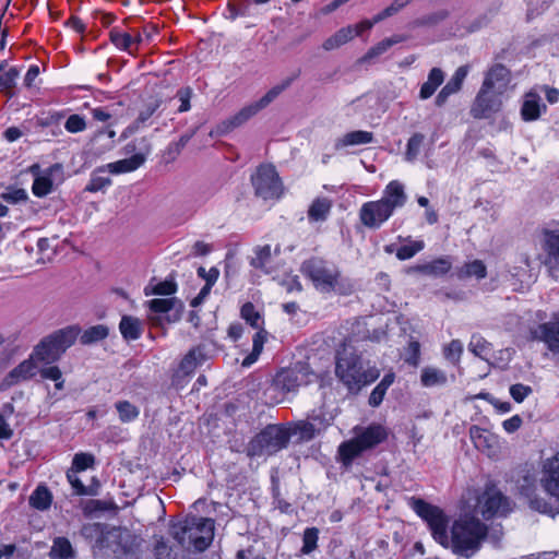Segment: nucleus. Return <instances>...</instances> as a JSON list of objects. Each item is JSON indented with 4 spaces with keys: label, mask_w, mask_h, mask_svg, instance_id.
Segmentation results:
<instances>
[{
    "label": "nucleus",
    "mask_w": 559,
    "mask_h": 559,
    "mask_svg": "<svg viewBox=\"0 0 559 559\" xmlns=\"http://www.w3.org/2000/svg\"><path fill=\"white\" fill-rule=\"evenodd\" d=\"M411 507L427 522L435 540L459 556L472 557L487 536V526L475 516H460L449 532V519L439 507L419 498H412Z\"/></svg>",
    "instance_id": "obj_1"
},
{
    "label": "nucleus",
    "mask_w": 559,
    "mask_h": 559,
    "mask_svg": "<svg viewBox=\"0 0 559 559\" xmlns=\"http://www.w3.org/2000/svg\"><path fill=\"white\" fill-rule=\"evenodd\" d=\"M540 485L548 496L547 499L535 495L537 480L533 475H524L519 480L518 488L527 498L533 510L554 518L559 514V451L545 463Z\"/></svg>",
    "instance_id": "obj_2"
},
{
    "label": "nucleus",
    "mask_w": 559,
    "mask_h": 559,
    "mask_svg": "<svg viewBox=\"0 0 559 559\" xmlns=\"http://www.w3.org/2000/svg\"><path fill=\"white\" fill-rule=\"evenodd\" d=\"M301 273L311 280L314 287L322 293L337 292L348 295L354 292V284L342 276L340 269L332 262L311 258L301 264Z\"/></svg>",
    "instance_id": "obj_3"
},
{
    "label": "nucleus",
    "mask_w": 559,
    "mask_h": 559,
    "mask_svg": "<svg viewBox=\"0 0 559 559\" xmlns=\"http://www.w3.org/2000/svg\"><path fill=\"white\" fill-rule=\"evenodd\" d=\"M335 373L349 391H359L379 377V371L369 367L350 346L338 352Z\"/></svg>",
    "instance_id": "obj_4"
},
{
    "label": "nucleus",
    "mask_w": 559,
    "mask_h": 559,
    "mask_svg": "<svg viewBox=\"0 0 559 559\" xmlns=\"http://www.w3.org/2000/svg\"><path fill=\"white\" fill-rule=\"evenodd\" d=\"M174 537L185 547L192 546L195 550L203 551L213 540L214 521L209 518H189L175 532Z\"/></svg>",
    "instance_id": "obj_5"
},
{
    "label": "nucleus",
    "mask_w": 559,
    "mask_h": 559,
    "mask_svg": "<svg viewBox=\"0 0 559 559\" xmlns=\"http://www.w3.org/2000/svg\"><path fill=\"white\" fill-rule=\"evenodd\" d=\"M140 538L128 528L110 527L100 532L96 546L99 549L110 551L115 557L121 559L133 557L140 546Z\"/></svg>",
    "instance_id": "obj_6"
},
{
    "label": "nucleus",
    "mask_w": 559,
    "mask_h": 559,
    "mask_svg": "<svg viewBox=\"0 0 559 559\" xmlns=\"http://www.w3.org/2000/svg\"><path fill=\"white\" fill-rule=\"evenodd\" d=\"M386 438V431L381 425H370L356 431L354 439L343 442L338 448L340 456L348 465L364 451L372 449Z\"/></svg>",
    "instance_id": "obj_7"
},
{
    "label": "nucleus",
    "mask_w": 559,
    "mask_h": 559,
    "mask_svg": "<svg viewBox=\"0 0 559 559\" xmlns=\"http://www.w3.org/2000/svg\"><path fill=\"white\" fill-rule=\"evenodd\" d=\"M289 441V433L286 429L270 425L258 433L247 447V455L269 456L286 448Z\"/></svg>",
    "instance_id": "obj_8"
},
{
    "label": "nucleus",
    "mask_w": 559,
    "mask_h": 559,
    "mask_svg": "<svg viewBox=\"0 0 559 559\" xmlns=\"http://www.w3.org/2000/svg\"><path fill=\"white\" fill-rule=\"evenodd\" d=\"M255 194L263 200H277L283 194V183L272 165L260 166L251 178Z\"/></svg>",
    "instance_id": "obj_9"
},
{
    "label": "nucleus",
    "mask_w": 559,
    "mask_h": 559,
    "mask_svg": "<svg viewBox=\"0 0 559 559\" xmlns=\"http://www.w3.org/2000/svg\"><path fill=\"white\" fill-rule=\"evenodd\" d=\"M311 376L313 374L309 373L304 366L282 370L274 378L270 390L282 394L284 397L288 393L296 392L299 386L308 384L311 381Z\"/></svg>",
    "instance_id": "obj_10"
},
{
    "label": "nucleus",
    "mask_w": 559,
    "mask_h": 559,
    "mask_svg": "<svg viewBox=\"0 0 559 559\" xmlns=\"http://www.w3.org/2000/svg\"><path fill=\"white\" fill-rule=\"evenodd\" d=\"M478 510L485 519L504 516L511 511L510 501L495 488H488L478 498Z\"/></svg>",
    "instance_id": "obj_11"
},
{
    "label": "nucleus",
    "mask_w": 559,
    "mask_h": 559,
    "mask_svg": "<svg viewBox=\"0 0 559 559\" xmlns=\"http://www.w3.org/2000/svg\"><path fill=\"white\" fill-rule=\"evenodd\" d=\"M502 93L492 88L480 87L471 108V115L476 119H487L501 108Z\"/></svg>",
    "instance_id": "obj_12"
},
{
    "label": "nucleus",
    "mask_w": 559,
    "mask_h": 559,
    "mask_svg": "<svg viewBox=\"0 0 559 559\" xmlns=\"http://www.w3.org/2000/svg\"><path fill=\"white\" fill-rule=\"evenodd\" d=\"M542 246L546 253L545 264L550 275L559 281V228H544Z\"/></svg>",
    "instance_id": "obj_13"
},
{
    "label": "nucleus",
    "mask_w": 559,
    "mask_h": 559,
    "mask_svg": "<svg viewBox=\"0 0 559 559\" xmlns=\"http://www.w3.org/2000/svg\"><path fill=\"white\" fill-rule=\"evenodd\" d=\"M392 213L388 206L378 201H370L362 204L359 210V218L364 226L377 229L390 218Z\"/></svg>",
    "instance_id": "obj_14"
},
{
    "label": "nucleus",
    "mask_w": 559,
    "mask_h": 559,
    "mask_svg": "<svg viewBox=\"0 0 559 559\" xmlns=\"http://www.w3.org/2000/svg\"><path fill=\"white\" fill-rule=\"evenodd\" d=\"M63 181V167L61 164H53L40 175L36 176L32 186L33 193L43 198L52 191L55 182Z\"/></svg>",
    "instance_id": "obj_15"
},
{
    "label": "nucleus",
    "mask_w": 559,
    "mask_h": 559,
    "mask_svg": "<svg viewBox=\"0 0 559 559\" xmlns=\"http://www.w3.org/2000/svg\"><path fill=\"white\" fill-rule=\"evenodd\" d=\"M259 111V107L255 103H251L245 107H242L238 112L234 116L221 121L215 129L211 132V135H225L233 130L243 126L247 121H249L252 117H254Z\"/></svg>",
    "instance_id": "obj_16"
},
{
    "label": "nucleus",
    "mask_w": 559,
    "mask_h": 559,
    "mask_svg": "<svg viewBox=\"0 0 559 559\" xmlns=\"http://www.w3.org/2000/svg\"><path fill=\"white\" fill-rule=\"evenodd\" d=\"M530 335L534 341L544 342L551 353L559 354V320L538 324L531 329Z\"/></svg>",
    "instance_id": "obj_17"
},
{
    "label": "nucleus",
    "mask_w": 559,
    "mask_h": 559,
    "mask_svg": "<svg viewBox=\"0 0 559 559\" xmlns=\"http://www.w3.org/2000/svg\"><path fill=\"white\" fill-rule=\"evenodd\" d=\"M36 360V358H33V354H31L27 359L23 360L5 376L2 386L9 388L35 377L38 372Z\"/></svg>",
    "instance_id": "obj_18"
},
{
    "label": "nucleus",
    "mask_w": 559,
    "mask_h": 559,
    "mask_svg": "<svg viewBox=\"0 0 559 559\" xmlns=\"http://www.w3.org/2000/svg\"><path fill=\"white\" fill-rule=\"evenodd\" d=\"M510 82V71L500 63L493 64L486 73L481 86L503 93Z\"/></svg>",
    "instance_id": "obj_19"
},
{
    "label": "nucleus",
    "mask_w": 559,
    "mask_h": 559,
    "mask_svg": "<svg viewBox=\"0 0 559 559\" xmlns=\"http://www.w3.org/2000/svg\"><path fill=\"white\" fill-rule=\"evenodd\" d=\"M379 201L386 205L388 210L393 214L395 209L404 206L407 201L404 186L397 180L391 181L385 187L383 197Z\"/></svg>",
    "instance_id": "obj_20"
},
{
    "label": "nucleus",
    "mask_w": 559,
    "mask_h": 559,
    "mask_svg": "<svg viewBox=\"0 0 559 559\" xmlns=\"http://www.w3.org/2000/svg\"><path fill=\"white\" fill-rule=\"evenodd\" d=\"M451 267H452L451 260L447 257H443V258H439V259H436V260L427 262V263L411 266L407 270V273L408 274L420 273V274H425L428 276L438 277V276H442V275L447 274L451 270Z\"/></svg>",
    "instance_id": "obj_21"
},
{
    "label": "nucleus",
    "mask_w": 559,
    "mask_h": 559,
    "mask_svg": "<svg viewBox=\"0 0 559 559\" xmlns=\"http://www.w3.org/2000/svg\"><path fill=\"white\" fill-rule=\"evenodd\" d=\"M469 437L476 449L486 452L488 455L496 453V438L488 430L478 426L469 428Z\"/></svg>",
    "instance_id": "obj_22"
},
{
    "label": "nucleus",
    "mask_w": 559,
    "mask_h": 559,
    "mask_svg": "<svg viewBox=\"0 0 559 559\" xmlns=\"http://www.w3.org/2000/svg\"><path fill=\"white\" fill-rule=\"evenodd\" d=\"M333 202L326 197L316 198L309 205L307 215L311 223L325 222L330 216Z\"/></svg>",
    "instance_id": "obj_23"
},
{
    "label": "nucleus",
    "mask_w": 559,
    "mask_h": 559,
    "mask_svg": "<svg viewBox=\"0 0 559 559\" xmlns=\"http://www.w3.org/2000/svg\"><path fill=\"white\" fill-rule=\"evenodd\" d=\"M206 358L207 357L202 346H197L190 349L179 365V372L183 376H190L206 360Z\"/></svg>",
    "instance_id": "obj_24"
},
{
    "label": "nucleus",
    "mask_w": 559,
    "mask_h": 559,
    "mask_svg": "<svg viewBox=\"0 0 559 559\" xmlns=\"http://www.w3.org/2000/svg\"><path fill=\"white\" fill-rule=\"evenodd\" d=\"M32 354L33 358L47 364L58 360L62 355L49 336L41 340V342L34 348Z\"/></svg>",
    "instance_id": "obj_25"
},
{
    "label": "nucleus",
    "mask_w": 559,
    "mask_h": 559,
    "mask_svg": "<svg viewBox=\"0 0 559 559\" xmlns=\"http://www.w3.org/2000/svg\"><path fill=\"white\" fill-rule=\"evenodd\" d=\"M80 334V329L75 325L60 329L52 334L48 335L56 344L58 349L63 354L70 346H72Z\"/></svg>",
    "instance_id": "obj_26"
},
{
    "label": "nucleus",
    "mask_w": 559,
    "mask_h": 559,
    "mask_svg": "<svg viewBox=\"0 0 559 559\" xmlns=\"http://www.w3.org/2000/svg\"><path fill=\"white\" fill-rule=\"evenodd\" d=\"M145 159L146 157L144 154L138 153L129 158L107 164L106 169L114 175L130 173L136 170L140 166H142Z\"/></svg>",
    "instance_id": "obj_27"
},
{
    "label": "nucleus",
    "mask_w": 559,
    "mask_h": 559,
    "mask_svg": "<svg viewBox=\"0 0 559 559\" xmlns=\"http://www.w3.org/2000/svg\"><path fill=\"white\" fill-rule=\"evenodd\" d=\"M373 134L368 131L357 130L344 134L342 138L335 141V150H342L347 146L361 145L371 143Z\"/></svg>",
    "instance_id": "obj_28"
},
{
    "label": "nucleus",
    "mask_w": 559,
    "mask_h": 559,
    "mask_svg": "<svg viewBox=\"0 0 559 559\" xmlns=\"http://www.w3.org/2000/svg\"><path fill=\"white\" fill-rule=\"evenodd\" d=\"M420 383L425 388L444 386L448 383V376L437 367L427 366L421 370Z\"/></svg>",
    "instance_id": "obj_29"
},
{
    "label": "nucleus",
    "mask_w": 559,
    "mask_h": 559,
    "mask_svg": "<svg viewBox=\"0 0 559 559\" xmlns=\"http://www.w3.org/2000/svg\"><path fill=\"white\" fill-rule=\"evenodd\" d=\"M443 81V71L440 68H432L428 73L427 81L420 87L419 98L423 100L430 98Z\"/></svg>",
    "instance_id": "obj_30"
},
{
    "label": "nucleus",
    "mask_w": 559,
    "mask_h": 559,
    "mask_svg": "<svg viewBox=\"0 0 559 559\" xmlns=\"http://www.w3.org/2000/svg\"><path fill=\"white\" fill-rule=\"evenodd\" d=\"M119 330L124 340L135 341L140 338L143 331V325L138 318L132 316H123L119 323Z\"/></svg>",
    "instance_id": "obj_31"
},
{
    "label": "nucleus",
    "mask_w": 559,
    "mask_h": 559,
    "mask_svg": "<svg viewBox=\"0 0 559 559\" xmlns=\"http://www.w3.org/2000/svg\"><path fill=\"white\" fill-rule=\"evenodd\" d=\"M353 38L354 28L352 26L343 27L338 29L336 33H334L332 36L326 38L322 44V48L326 51H331L340 48L341 46L348 43Z\"/></svg>",
    "instance_id": "obj_32"
},
{
    "label": "nucleus",
    "mask_w": 559,
    "mask_h": 559,
    "mask_svg": "<svg viewBox=\"0 0 559 559\" xmlns=\"http://www.w3.org/2000/svg\"><path fill=\"white\" fill-rule=\"evenodd\" d=\"M540 97L535 93H528L521 108L523 120H536L540 116Z\"/></svg>",
    "instance_id": "obj_33"
},
{
    "label": "nucleus",
    "mask_w": 559,
    "mask_h": 559,
    "mask_svg": "<svg viewBox=\"0 0 559 559\" xmlns=\"http://www.w3.org/2000/svg\"><path fill=\"white\" fill-rule=\"evenodd\" d=\"M0 90L5 93L7 96L12 97L14 95L13 88L20 72L16 68H9L8 70H4V63L0 64Z\"/></svg>",
    "instance_id": "obj_34"
},
{
    "label": "nucleus",
    "mask_w": 559,
    "mask_h": 559,
    "mask_svg": "<svg viewBox=\"0 0 559 559\" xmlns=\"http://www.w3.org/2000/svg\"><path fill=\"white\" fill-rule=\"evenodd\" d=\"M253 340H252V352L249 354L242 361V366L248 367L257 361L259 355L263 349V345L266 338V332L262 329H257Z\"/></svg>",
    "instance_id": "obj_35"
},
{
    "label": "nucleus",
    "mask_w": 559,
    "mask_h": 559,
    "mask_svg": "<svg viewBox=\"0 0 559 559\" xmlns=\"http://www.w3.org/2000/svg\"><path fill=\"white\" fill-rule=\"evenodd\" d=\"M293 79H286L281 84L273 86L270 91L266 92L264 96H262L259 100L254 102L260 110L267 107L273 100H275L281 93H283L286 88L290 86Z\"/></svg>",
    "instance_id": "obj_36"
},
{
    "label": "nucleus",
    "mask_w": 559,
    "mask_h": 559,
    "mask_svg": "<svg viewBox=\"0 0 559 559\" xmlns=\"http://www.w3.org/2000/svg\"><path fill=\"white\" fill-rule=\"evenodd\" d=\"M403 40V37L401 36H393L390 38H385L371 47L367 53L361 58V61H369L373 58H377L388 51L393 45L401 43Z\"/></svg>",
    "instance_id": "obj_37"
},
{
    "label": "nucleus",
    "mask_w": 559,
    "mask_h": 559,
    "mask_svg": "<svg viewBox=\"0 0 559 559\" xmlns=\"http://www.w3.org/2000/svg\"><path fill=\"white\" fill-rule=\"evenodd\" d=\"M51 493L44 487L39 486L29 497V504L37 510H47L51 504Z\"/></svg>",
    "instance_id": "obj_38"
},
{
    "label": "nucleus",
    "mask_w": 559,
    "mask_h": 559,
    "mask_svg": "<svg viewBox=\"0 0 559 559\" xmlns=\"http://www.w3.org/2000/svg\"><path fill=\"white\" fill-rule=\"evenodd\" d=\"M108 336V328L104 324H97L86 329L80 336V342L90 345L99 342Z\"/></svg>",
    "instance_id": "obj_39"
},
{
    "label": "nucleus",
    "mask_w": 559,
    "mask_h": 559,
    "mask_svg": "<svg viewBox=\"0 0 559 559\" xmlns=\"http://www.w3.org/2000/svg\"><path fill=\"white\" fill-rule=\"evenodd\" d=\"M425 141V135L423 133L416 132L414 133L407 141L406 151H405V160L408 163H413L417 159L423 144Z\"/></svg>",
    "instance_id": "obj_40"
},
{
    "label": "nucleus",
    "mask_w": 559,
    "mask_h": 559,
    "mask_svg": "<svg viewBox=\"0 0 559 559\" xmlns=\"http://www.w3.org/2000/svg\"><path fill=\"white\" fill-rule=\"evenodd\" d=\"M50 557L58 559H70L73 557L71 543L64 537H58L53 540L50 549Z\"/></svg>",
    "instance_id": "obj_41"
},
{
    "label": "nucleus",
    "mask_w": 559,
    "mask_h": 559,
    "mask_svg": "<svg viewBox=\"0 0 559 559\" xmlns=\"http://www.w3.org/2000/svg\"><path fill=\"white\" fill-rule=\"evenodd\" d=\"M272 258L271 247L269 245L258 247L254 250V257L251 259V265L255 269H261L265 273H270V261Z\"/></svg>",
    "instance_id": "obj_42"
},
{
    "label": "nucleus",
    "mask_w": 559,
    "mask_h": 559,
    "mask_svg": "<svg viewBox=\"0 0 559 559\" xmlns=\"http://www.w3.org/2000/svg\"><path fill=\"white\" fill-rule=\"evenodd\" d=\"M111 43L119 49L133 53L134 40L128 33L114 28L109 33Z\"/></svg>",
    "instance_id": "obj_43"
},
{
    "label": "nucleus",
    "mask_w": 559,
    "mask_h": 559,
    "mask_svg": "<svg viewBox=\"0 0 559 559\" xmlns=\"http://www.w3.org/2000/svg\"><path fill=\"white\" fill-rule=\"evenodd\" d=\"M469 72V66L464 64L459 67L448 83L444 85L445 88L450 91V93H457L461 91L464 80L466 79Z\"/></svg>",
    "instance_id": "obj_44"
},
{
    "label": "nucleus",
    "mask_w": 559,
    "mask_h": 559,
    "mask_svg": "<svg viewBox=\"0 0 559 559\" xmlns=\"http://www.w3.org/2000/svg\"><path fill=\"white\" fill-rule=\"evenodd\" d=\"M319 530L317 527H308L302 535L301 554L310 555L318 547Z\"/></svg>",
    "instance_id": "obj_45"
},
{
    "label": "nucleus",
    "mask_w": 559,
    "mask_h": 559,
    "mask_svg": "<svg viewBox=\"0 0 559 559\" xmlns=\"http://www.w3.org/2000/svg\"><path fill=\"white\" fill-rule=\"evenodd\" d=\"M106 167L97 168L91 176L88 185L85 187V190L88 192H97L106 189L111 185V180L108 177L100 176L99 173H103Z\"/></svg>",
    "instance_id": "obj_46"
},
{
    "label": "nucleus",
    "mask_w": 559,
    "mask_h": 559,
    "mask_svg": "<svg viewBox=\"0 0 559 559\" xmlns=\"http://www.w3.org/2000/svg\"><path fill=\"white\" fill-rule=\"evenodd\" d=\"M468 349L475 356L487 359L490 353V344L479 335H473L468 344Z\"/></svg>",
    "instance_id": "obj_47"
},
{
    "label": "nucleus",
    "mask_w": 559,
    "mask_h": 559,
    "mask_svg": "<svg viewBox=\"0 0 559 559\" xmlns=\"http://www.w3.org/2000/svg\"><path fill=\"white\" fill-rule=\"evenodd\" d=\"M449 16V12L447 10H438L436 12L424 15L414 21L415 26H436L444 21Z\"/></svg>",
    "instance_id": "obj_48"
},
{
    "label": "nucleus",
    "mask_w": 559,
    "mask_h": 559,
    "mask_svg": "<svg viewBox=\"0 0 559 559\" xmlns=\"http://www.w3.org/2000/svg\"><path fill=\"white\" fill-rule=\"evenodd\" d=\"M116 408L118 411L119 418L122 423L132 421L140 414L139 408L128 401H121L116 403Z\"/></svg>",
    "instance_id": "obj_49"
},
{
    "label": "nucleus",
    "mask_w": 559,
    "mask_h": 559,
    "mask_svg": "<svg viewBox=\"0 0 559 559\" xmlns=\"http://www.w3.org/2000/svg\"><path fill=\"white\" fill-rule=\"evenodd\" d=\"M319 432V429L311 421H299L295 425L293 433L302 441H309Z\"/></svg>",
    "instance_id": "obj_50"
},
{
    "label": "nucleus",
    "mask_w": 559,
    "mask_h": 559,
    "mask_svg": "<svg viewBox=\"0 0 559 559\" xmlns=\"http://www.w3.org/2000/svg\"><path fill=\"white\" fill-rule=\"evenodd\" d=\"M241 318L249 323L253 329H260L263 324V320L254 306L251 302H247L241 308Z\"/></svg>",
    "instance_id": "obj_51"
},
{
    "label": "nucleus",
    "mask_w": 559,
    "mask_h": 559,
    "mask_svg": "<svg viewBox=\"0 0 559 559\" xmlns=\"http://www.w3.org/2000/svg\"><path fill=\"white\" fill-rule=\"evenodd\" d=\"M462 353H463V344L460 340L451 341L443 348L444 358L447 360H449L452 365H457L460 362Z\"/></svg>",
    "instance_id": "obj_52"
},
{
    "label": "nucleus",
    "mask_w": 559,
    "mask_h": 559,
    "mask_svg": "<svg viewBox=\"0 0 559 559\" xmlns=\"http://www.w3.org/2000/svg\"><path fill=\"white\" fill-rule=\"evenodd\" d=\"M178 304L176 298L152 299L148 301L151 311L156 314H166Z\"/></svg>",
    "instance_id": "obj_53"
},
{
    "label": "nucleus",
    "mask_w": 559,
    "mask_h": 559,
    "mask_svg": "<svg viewBox=\"0 0 559 559\" xmlns=\"http://www.w3.org/2000/svg\"><path fill=\"white\" fill-rule=\"evenodd\" d=\"M425 248L423 240L411 241L409 245L402 246L396 251V258L401 261L412 259L415 254Z\"/></svg>",
    "instance_id": "obj_54"
},
{
    "label": "nucleus",
    "mask_w": 559,
    "mask_h": 559,
    "mask_svg": "<svg viewBox=\"0 0 559 559\" xmlns=\"http://www.w3.org/2000/svg\"><path fill=\"white\" fill-rule=\"evenodd\" d=\"M160 104V99H155L146 104V106L140 111L138 118L133 122L134 129H140L155 114Z\"/></svg>",
    "instance_id": "obj_55"
},
{
    "label": "nucleus",
    "mask_w": 559,
    "mask_h": 559,
    "mask_svg": "<svg viewBox=\"0 0 559 559\" xmlns=\"http://www.w3.org/2000/svg\"><path fill=\"white\" fill-rule=\"evenodd\" d=\"M94 464V456L90 453H78L74 455L72 461V467L71 471H74L76 473L87 469L88 467L93 466Z\"/></svg>",
    "instance_id": "obj_56"
},
{
    "label": "nucleus",
    "mask_w": 559,
    "mask_h": 559,
    "mask_svg": "<svg viewBox=\"0 0 559 559\" xmlns=\"http://www.w3.org/2000/svg\"><path fill=\"white\" fill-rule=\"evenodd\" d=\"M413 0H394L389 7H386L382 12H380L377 16H374V21L379 22L389 16H392L404 9L407 4H409Z\"/></svg>",
    "instance_id": "obj_57"
},
{
    "label": "nucleus",
    "mask_w": 559,
    "mask_h": 559,
    "mask_svg": "<svg viewBox=\"0 0 559 559\" xmlns=\"http://www.w3.org/2000/svg\"><path fill=\"white\" fill-rule=\"evenodd\" d=\"M0 197L8 203L16 204L27 200V192L22 188H8Z\"/></svg>",
    "instance_id": "obj_58"
},
{
    "label": "nucleus",
    "mask_w": 559,
    "mask_h": 559,
    "mask_svg": "<svg viewBox=\"0 0 559 559\" xmlns=\"http://www.w3.org/2000/svg\"><path fill=\"white\" fill-rule=\"evenodd\" d=\"M405 362L413 367H417L420 362V344L419 342L412 340L406 348Z\"/></svg>",
    "instance_id": "obj_59"
},
{
    "label": "nucleus",
    "mask_w": 559,
    "mask_h": 559,
    "mask_svg": "<svg viewBox=\"0 0 559 559\" xmlns=\"http://www.w3.org/2000/svg\"><path fill=\"white\" fill-rule=\"evenodd\" d=\"M39 372L44 379L56 381L55 386L57 390H61L63 388V380H61L62 373L57 366L45 367L40 369Z\"/></svg>",
    "instance_id": "obj_60"
},
{
    "label": "nucleus",
    "mask_w": 559,
    "mask_h": 559,
    "mask_svg": "<svg viewBox=\"0 0 559 559\" xmlns=\"http://www.w3.org/2000/svg\"><path fill=\"white\" fill-rule=\"evenodd\" d=\"M64 128L70 133H78V132H82L85 130L86 122H85L84 118L81 117L80 115H71L67 119V121L64 123Z\"/></svg>",
    "instance_id": "obj_61"
},
{
    "label": "nucleus",
    "mask_w": 559,
    "mask_h": 559,
    "mask_svg": "<svg viewBox=\"0 0 559 559\" xmlns=\"http://www.w3.org/2000/svg\"><path fill=\"white\" fill-rule=\"evenodd\" d=\"M67 478H68L69 483L71 484L75 495H79V496L92 495V492L87 489V487H85L83 485V483L81 481V479L78 477L76 472L69 469L67 472Z\"/></svg>",
    "instance_id": "obj_62"
},
{
    "label": "nucleus",
    "mask_w": 559,
    "mask_h": 559,
    "mask_svg": "<svg viewBox=\"0 0 559 559\" xmlns=\"http://www.w3.org/2000/svg\"><path fill=\"white\" fill-rule=\"evenodd\" d=\"M465 275L484 278L487 275L486 266L480 260H474L465 264Z\"/></svg>",
    "instance_id": "obj_63"
},
{
    "label": "nucleus",
    "mask_w": 559,
    "mask_h": 559,
    "mask_svg": "<svg viewBox=\"0 0 559 559\" xmlns=\"http://www.w3.org/2000/svg\"><path fill=\"white\" fill-rule=\"evenodd\" d=\"M533 392L532 388L522 383H516L510 386V395L512 399L521 403Z\"/></svg>",
    "instance_id": "obj_64"
}]
</instances>
